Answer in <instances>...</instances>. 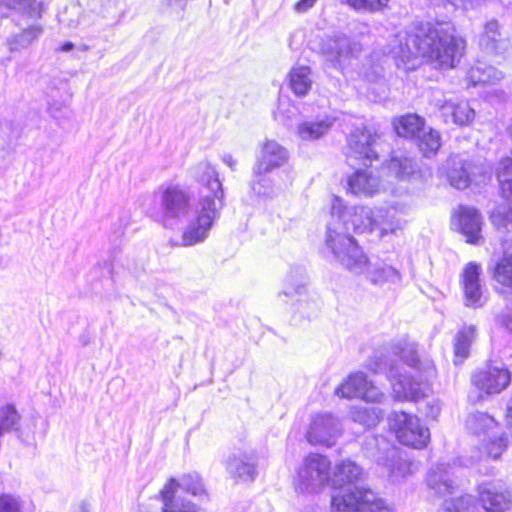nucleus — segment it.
<instances>
[{
  "mask_svg": "<svg viewBox=\"0 0 512 512\" xmlns=\"http://www.w3.org/2000/svg\"><path fill=\"white\" fill-rule=\"evenodd\" d=\"M192 173L201 184L196 206L192 204L189 191L178 185L161 187L157 193L164 226L174 228L187 224L182 235L183 246L204 241L225 205L218 172L209 162H200Z\"/></svg>",
  "mask_w": 512,
  "mask_h": 512,
  "instance_id": "nucleus-1",
  "label": "nucleus"
},
{
  "mask_svg": "<svg viewBox=\"0 0 512 512\" xmlns=\"http://www.w3.org/2000/svg\"><path fill=\"white\" fill-rule=\"evenodd\" d=\"M394 58L407 64L418 57L426 58L435 68L457 67L466 50V40L451 22H415L396 36Z\"/></svg>",
  "mask_w": 512,
  "mask_h": 512,
  "instance_id": "nucleus-2",
  "label": "nucleus"
},
{
  "mask_svg": "<svg viewBox=\"0 0 512 512\" xmlns=\"http://www.w3.org/2000/svg\"><path fill=\"white\" fill-rule=\"evenodd\" d=\"M391 352L399 360L378 357L370 363L375 373H386L397 401H417L430 391L429 381L435 376L434 363L429 358L420 359L417 345L407 339L393 343Z\"/></svg>",
  "mask_w": 512,
  "mask_h": 512,
  "instance_id": "nucleus-3",
  "label": "nucleus"
},
{
  "mask_svg": "<svg viewBox=\"0 0 512 512\" xmlns=\"http://www.w3.org/2000/svg\"><path fill=\"white\" fill-rule=\"evenodd\" d=\"M375 209L345 205L335 196L331 203V220L327 226L325 245L334 258L352 273L363 271L367 257L351 232L373 231Z\"/></svg>",
  "mask_w": 512,
  "mask_h": 512,
  "instance_id": "nucleus-4",
  "label": "nucleus"
},
{
  "mask_svg": "<svg viewBox=\"0 0 512 512\" xmlns=\"http://www.w3.org/2000/svg\"><path fill=\"white\" fill-rule=\"evenodd\" d=\"M364 473L362 468L351 460H343L334 467L331 487L334 494L332 507L338 512H390L385 500L372 490L359 486Z\"/></svg>",
  "mask_w": 512,
  "mask_h": 512,
  "instance_id": "nucleus-5",
  "label": "nucleus"
},
{
  "mask_svg": "<svg viewBox=\"0 0 512 512\" xmlns=\"http://www.w3.org/2000/svg\"><path fill=\"white\" fill-rule=\"evenodd\" d=\"M365 449L369 457L387 468L389 477L394 482L404 479L416 469L415 464L408 458L403 457L398 448L383 436H368Z\"/></svg>",
  "mask_w": 512,
  "mask_h": 512,
  "instance_id": "nucleus-6",
  "label": "nucleus"
},
{
  "mask_svg": "<svg viewBox=\"0 0 512 512\" xmlns=\"http://www.w3.org/2000/svg\"><path fill=\"white\" fill-rule=\"evenodd\" d=\"M389 425L398 441L405 446L422 449L430 441L429 429L415 415L394 411L389 416Z\"/></svg>",
  "mask_w": 512,
  "mask_h": 512,
  "instance_id": "nucleus-7",
  "label": "nucleus"
},
{
  "mask_svg": "<svg viewBox=\"0 0 512 512\" xmlns=\"http://www.w3.org/2000/svg\"><path fill=\"white\" fill-rule=\"evenodd\" d=\"M429 103L439 111L440 117L446 124L465 126L475 117V111L467 101L440 89L431 91Z\"/></svg>",
  "mask_w": 512,
  "mask_h": 512,
  "instance_id": "nucleus-8",
  "label": "nucleus"
},
{
  "mask_svg": "<svg viewBox=\"0 0 512 512\" xmlns=\"http://www.w3.org/2000/svg\"><path fill=\"white\" fill-rule=\"evenodd\" d=\"M378 134L367 127L355 128L347 138L346 158L351 166L360 162L367 166L378 158Z\"/></svg>",
  "mask_w": 512,
  "mask_h": 512,
  "instance_id": "nucleus-9",
  "label": "nucleus"
},
{
  "mask_svg": "<svg viewBox=\"0 0 512 512\" xmlns=\"http://www.w3.org/2000/svg\"><path fill=\"white\" fill-rule=\"evenodd\" d=\"M493 279L502 286L498 291L505 301V309L498 316L500 323L512 332V252L505 251L492 270Z\"/></svg>",
  "mask_w": 512,
  "mask_h": 512,
  "instance_id": "nucleus-10",
  "label": "nucleus"
},
{
  "mask_svg": "<svg viewBox=\"0 0 512 512\" xmlns=\"http://www.w3.org/2000/svg\"><path fill=\"white\" fill-rule=\"evenodd\" d=\"M361 50L357 40L341 32L326 38L322 44V53L334 68H342L350 59L358 57Z\"/></svg>",
  "mask_w": 512,
  "mask_h": 512,
  "instance_id": "nucleus-11",
  "label": "nucleus"
},
{
  "mask_svg": "<svg viewBox=\"0 0 512 512\" xmlns=\"http://www.w3.org/2000/svg\"><path fill=\"white\" fill-rule=\"evenodd\" d=\"M341 398H361L367 402H382L384 393L363 372L351 373L335 390Z\"/></svg>",
  "mask_w": 512,
  "mask_h": 512,
  "instance_id": "nucleus-12",
  "label": "nucleus"
},
{
  "mask_svg": "<svg viewBox=\"0 0 512 512\" xmlns=\"http://www.w3.org/2000/svg\"><path fill=\"white\" fill-rule=\"evenodd\" d=\"M330 461L320 454H309L298 472L301 485L306 491L316 490L326 483L331 484Z\"/></svg>",
  "mask_w": 512,
  "mask_h": 512,
  "instance_id": "nucleus-13",
  "label": "nucleus"
},
{
  "mask_svg": "<svg viewBox=\"0 0 512 512\" xmlns=\"http://www.w3.org/2000/svg\"><path fill=\"white\" fill-rule=\"evenodd\" d=\"M481 274L482 268L476 262H469L463 268L460 282L464 293V304L467 307L479 308L487 301Z\"/></svg>",
  "mask_w": 512,
  "mask_h": 512,
  "instance_id": "nucleus-14",
  "label": "nucleus"
},
{
  "mask_svg": "<svg viewBox=\"0 0 512 512\" xmlns=\"http://www.w3.org/2000/svg\"><path fill=\"white\" fill-rule=\"evenodd\" d=\"M473 385L486 394H498L511 382V373L503 365H487L475 371L471 377Z\"/></svg>",
  "mask_w": 512,
  "mask_h": 512,
  "instance_id": "nucleus-15",
  "label": "nucleus"
},
{
  "mask_svg": "<svg viewBox=\"0 0 512 512\" xmlns=\"http://www.w3.org/2000/svg\"><path fill=\"white\" fill-rule=\"evenodd\" d=\"M479 500L487 512H505L512 506V496L500 481L482 482L478 485Z\"/></svg>",
  "mask_w": 512,
  "mask_h": 512,
  "instance_id": "nucleus-16",
  "label": "nucleus"
},
{
  "mask_svg": "<svg viewBox=\"0 0 512 512\" xmlns=\"http://www.w3.org/2000/svg\"><path fill=\"white\" fill-rule=\"evenodd\" d=\"M478 173L480 177H485L482 168L468 162L460 155L450 157L447 162V178L451 186L457 189H465L473 181L482 182V179L477 180Z\"/></svg>",
  "mask_w": 512,
  "mask_h": 512,
  "instance_id": "nucleus-17",
  "label": "nucleus"
},
{
  "mask_svg": "<svg viewBox=\"0 0 512 512\" xmlns=\"http://www.w3.org/2000/svg\"><path fill=\"white\" fill-rule=\"evenodd\" d=\"M341 433L339 421L330 414L316 415L307 432V440L313 445L332 446Z\"/></svg>",
  "mask_w": 512,
  "mask_h": 512,
  "instance_id": "nucleus-18",
  "label": "nucleus"
},
{
  "mask_svg": "<svg viewBox=\"0 0 512 512\" xmlns=\"http://www.w3.org/2000/svg\"><path fill=\"white\" fill-rule=\"evenodd\" d=\"M258 458L253 450H239L226 460V470L237 481L252 482L257 476Z\"/></svg>",
  "mask_w": 512,
  "mask_h": 512,
  "instance_id": "nucleus-19",
  "label": "nucleus"
},
{
  "mask_svg": "<svg viewBox=\"0 0 512 512\" xmlns=\"http://www.w3.org/2000/svg\"><path fill=\"white\" fill-rule=\"evenodd\" d=\"M383 188L380 177L369 169H357L347 178V190L359 197H372Z\"/></svg>",
  "mask_w": 512,
  "mask_h": 512,
  "instance_id": "nucleus-20",
  "label": "nucleus"
},
{
  "mask_svg": "<svg viewBox=\"0 0 512 512\" xmlns=\"http://www.w3.org/2000/svg\"><path fill=\"white\" fill-rule=\"evenodd\" d=\"M287 160L288 152L283 146L275 140H266L257 155L254 168L259 174L261 172H272L281 167Z\"/></svg>",
  "mask_w": 512,
  "mask_h": 512,
  "instance_id": "nucleus-21",
  "label": "nucleus"
},
{
  "mask_svg": "<svg viewBox=\"0 0 512 512\" xmlns=\"http://www.w3.org/2000/svg\"><path fill=\"white\" fill-rule=\"evenodd\" d=\"M454 474L453 467L449 464L437 463L427 474V486L440 496L453 494L457 489Z\"/></svg>",
  "mask_w": 512,
  "mask_h": 512,
  "instance_id": "nucleus-22",
  "label": "nucleus"
},
{
  "mask_svg": "<svg viewBox=\"0 0 512 512\" xmlns=\"http://www.w3.org/2000/svg\"><path fill=\"white\" fill-rule=\"evenodd\" d=\"M162 512H197L198 507L177 493L176 479L170 478L160 491Z\"/></svg>",
  "mask_w": 512,
  "mask_h": 512,
  "instance_id": "nucleus-23",
  "label": "nucleus"
},
{
  "mask_svg": "<svg viewBox=\"0 0 512 512\" xmlns=\"http://www.w3.org/2000/svg\"><path fill=\"white\" fill-rule=\"evenodd\" d=\"M279 296H284L288 299L297 297L296 301L299 302V312L307 317H311L316 313V303H310L306 297V282L303 275H301L299 280H296L292 275L289 276Z\"/></svg>",
  "mask_w": 512,
  "mask_h": 512,
  "instance_id": "nucleus-24",
  "label": "nucleus"
},
{
  "mask_svg": "<svg viewBox=\"0 0 512 512\" xmlns=\"http://www.w3.org/2000/svg\"><path fill=\"white\" fill-rule=\"evenodd\" d=\"M358 274H364L374 285H395L401 282V275L397 269L384 262L372 263L367 259L366 267Z\"/></svg>",
  "mask_w": 512,
  "mask_h": 512,
  "instance_id": "nucleus-25",
  "label": "nucleus"
},
{
  "mask_svg": "<svg viewBox=\"0 0 512 512\" xmlns=\"http://www.w3.org/2000/svg\"><path fill=\"white\" fill-rule=\"evenodd\" d=\"M482 222V216L475 208L460 207L458 213V226L462 234L466 236L468 243H479L482 238Z\"/></svg>",
  "mask_w": 512,
  "mask_h": 512,
  "instance_id": "nucleus-26",
  "label": "nucleus"
},
{
  "mask_svg": "<svg viewBox=\"0 0 512 512\" xmlns=\"http://www.w3.org/2000/svg\"><path fill=\"white\" fill-rule=\"evenodd\" d=\"M335 118L322 115L315 120H306L298 124L297 135L301 140L314 141L325 136L332 128Z\"/></svg>",
  "mask_w": 512,
  "mask_h": 512,
  "instance_id": "nucleus-27",
  "label": "nucleus"
},
{
  "mask_svg": "<svg viewBox=\"0 0 512 512\" xmlns=\"http://www.w3.org/2000/svg\"><path fill=\"white\" fill-rule=\"evenodd\" d=\"M404 224L405 221L399 217L394 207L375 208L373 230H379L381 236L396 233Z\"/></svg>",
  "mask_w": 512,
  "mask_h": 512,
  "instance_id": "nucleus-28",
  "label": "nucleus"
},
{
  "mask_svg": "<svg viewBox=\"0 0 512 512\" xmlns=\"http://www.w3.org/2000/svg\"><path fill=\"white\" fill-rule=\"evenodd\" d=\"M383 169L387 171L388 176L405 180L415 173L417 163L414 158L404 153H397L391 157Z\"/></svg>",
  "mask_w": 512,
  "mask_h": 512,
  "instance_id": "nucleus-29",
  "label": "nucleus"
},
{
  "mask_svg": "<svg viewBox=\"0 0 512 512\" xmlns=\"http://www.w3.org/2000/svg\"><path fill=\"white\" fill-rule=\"evenodd\" d=\"M504 74L497 68L484 62H477L472 66L467 74L470 84L476 86L478 84H495L502 80Z\"/></svg>",
  "mask_w": 512,
  "mask_h": 512,
  "instance_id": "nucleus-30",
  "label": "nucleus"
},
{
  "mask_svg": "<svg viewBox=\"0 0 512 512\" xmlns=\"http://www.w3.org/2000/svg\"><path fill=\"white\" fill-rule=\"evenodd\" d=\"M22 416L14 404L0 406V435L5 433H16L19 439L22 438L21 431Z\"/></svg>",
  "mask_w": 512,
  "mask_h": 512,
  "instance_id": "nucleus-31",
  "label": "nucleus"
},
{
  "mask_svg": "<svg viewBox=\"0 0 512 512\" xmlns=\"http://www.w3.org/2000/svg\"><path fill=\"white\" fill-rule=\"evenodd\" d=\"M480 45L491 53H500L505 50L507 43L502 39L500 25L497 20H490L484 27V32L480 37Z\"/></svg>",
  "mask_w": 512,
  "mask_h": 512,
  "instance_id": "nucleus-32",
  "label": "nucleus"
},
{
  "mask_svg": "<svg viewBox=\"0 0 512 512\" xmlns=\"http://www.w3.org/2000/svg\"><path fill=\"white\" fill-rule=\"evenodd\" d=\"M289 87L299 97L307 95L312 87L311 70L307 66L293 67L288 74Z\"/></svg>",
  "mask_w": 512,
  "mask_h": 512,
  "instance_id": "nucleus-33",
  "label": "nucleus"
},
{
  "mask_svg": "<svg viewBox=\"0 0 512 512\" xmlns=\"http://www.w3.org/2000/svg\"><path fill=\"white\" fill-rule=\"evenodd\" d=\"M393 125L399 136L417 138L425 127V120L417 114H407L396 119Z\"/></svg>",
  "mask_w": 512,
  "mask_h": 512,
  "instance_id": "nucleus-34",
  "label": "nucleus"
},
{
  "mask_svg": "<svg viewBox=\"0 0 512 512\" xmlns=\"http://www.w3.org/2000/svg\"><path fill=\"white\" fill-rule=\"evenodd\" d=\"M476 336V328L473 325L465 326L455 336L454 363H462L469 355V349Z\"/></svg>",
  "mask_w": 512,
  "mask_h": 512,
  "instance_id": "nucleus-35",
  "label": "nucleus"
},
{
  "mask_svg": "<svg viewBox=\"0 0 512 512\" xmlns=\"http://www.w3.org/2000/svg\"><path fill=\"white\" fill-rule=\"evenodd\" d=\"M467 429L478 436L489 435L497 427L494 418L484 412L471 413L466 419Z\"/></svg>",
  "mask_w": 512,
  "mask_h": 512,
  "instance_id": "nucleus-36",
  "label": "nucleus"
},
{
  "mask_svg": "<svg viewBox=\"0 0 512 512\" xmlns=\"http://www.w3.org/2000/svg\"><path fill=\"white\" fill-rule=\"evenodd\" d=\"M417 144L425 157L435 155L441 147V136L437 130L423 128L417 137Z\"/></svg>",
  "mask_w": 512,
  "mask_h": 512,
  "instance_id": "nucleus-37",
  "label": "nucleus"
},
{
  "mask_svg": "<svg viewBox=\"0 0 512 512\" xmlns=\"http://www.w3.org/2000/svg\"><path fill=\"white\" fill-rule=\"evenodd\" d=\"M43 32V28L40 24L31 25L22 32L14 34L8 38L10 49L18 50L29 46L34 40H36Z\"/></svg>",
  "mask_w": 512,
  "mask_h": 512,
  "instance_id": "nucleus-38",
  "label": "nucleus"
},
{
  "mask_svg": "<svg viewBox=\"0 0 512 512\" xmlns=\"http://www.w3.org/2000/svg\"><path fill=\"white\" fill-rule=\"evenodd\" d=\"M177 493H190L194 496L204 493L201 477L196 473L186 474L178 481L176 479Z\"/></svg>",
  "mask_w": 512,
  "mask_h": 512,
  "instance_id": "nucleus-39",
  "label": "nucleus"
},
{
  "mask_svg": "<svg viewBox=\"0 0 512 512\" xmlns=\"http://www.w3.org/2000/svg\"><path fill=\"white\" fill-rule=\"evenodd\" d=\"M477 505L471 495L445 500L441 512H476Z\"/></svg>",
  "mask_w": 512,
  "mask_h": 512,
  "instance_id": "nucleus-40",
  "label": "nucleus"
},
{
  "mask_svg": "<svg viewBox=\"0 0 512 512\" xmlns=\"http://www.w3.org/2000/svg\"><path fill=\"white\" fill-rule=\"evenodd\" d=\"M508 438L504 433L496 435H489L488 438L483 439V449L489 457L497 459L506 449Z\"/></svg>",
  "mask_w": 512,
  "mask_h": 512,
  "instance_id": "nucleus-41",
  "label": "nucleus"
},
{
  "mask_svg": "<svg viewBox=\"0 0 512 512\" xmlns=\"http://www.w3.org/2000/svg\"><path fill=\"white\" fill-rule=\"evenodd\" d=\"M269 173L270 172H261L259 174L253 167V181L251 187L255 194L265 197H269L274 194V184L268 176Z\"/></svg>",
  "mask_w": 512,
  "mask_h": 512,
  "instance_id": "nucleus-42",
  "label": "nucleus"
},
{
  "mask_svg": "<svg viewBox=\"0 0 512 512\" xmlns=\"http://www.w3.org/2000/svg\"><path fill=\"white\" fill-rule=\"evenodd\" d=\"M490 219L498 230L512 231V207H497L491 213Z\"/></svg>",
  "mask_w": 512,
  "mask_h": 512,
  "instance_id": "nucleus-43",
  "label": "nucleus"
},
{
  "mask_svg": "<svg viewBox=\"0 0 512 512\" xmlns=\"http://www.w3.org/2000/svg\"><path fill=\"white\" fill-rule=\"evenodd\" d=\"M11 10H16L31 18H40L42 14V4L37 0H9Z\"/></svg>",
  "mask_w": 512,
  "mask_h": 512,
  "instance_id": "nucleus-44",
  "label": "nucleus"
},
{
  "mask_svg": "<svg viewBox=\"0 0 512 512\" xmlns=\"http://www.w3.org/2000/svg\"><path fill=\"white\" fill-rule=\"evenodd\" d=\"M357 11L378 12L388 6L389 0H346Z\"/></svg>",
  "mask_w": 512,
  "mask_h": 512,
  "instance_id": "nucleus-45",
  "label": "nucleus"
},
{
  "mask_svg": "<svg viewBox=\"0 0 512 512\" xmlns=\"http://www.w3.org/2000/svg\"><path fill=\"white\" fill-rule=\"evenodd\" d=\"M379 418V412L376 411V409H360L353 415V419L356 422L368 427L375 425L379 421Z\"/></svg>",
  "mask_w": 512,
  "mask_h": 512,
  "instance_id": "nucleus-46",
  "label": "nucleus"
},
{
  "mask_svg": "<svg viewBox=\"0 0 512 512\" xmlns=\"http://www.w3.org/2000/svg\"><path fill=\"white\" fill-rule=\"evenodd\" d=\"M0 512H22L20 498L11 494H2Z\"/></svg>",
  "mask_w": 512,
  "mask_h": 512,
  "instance_id": "nucleus-47",
  "label": "nucleus"
},
{
  "mask_svg": "<svg viewBox=\"0 0 512 512\" xmlns=\"http://www.w3.org/2000/svg\"><path fill=\"white\" fill-rule=\"evenodd\" d=\"M291 108L294 109L289 102L280 101L277 110L275 111V119L281 121L283 124H287V121L291 119L290 114H294Z\"/></svg>",
  "mask_w": 512,
  "mask_h": 512,
  "instance_id": "nucleus-48",
  "label": "nucleus"
},
{
  "mask_svg": "<svg viewBox=\"0 0 512 512\" xmlns=\"http://www.w3.org/2000/svg\"><path fill=\"white\" fill-rule=\"evenodd\" d=\"M500 185V191L503 198L512 202V178L511 180L504 181Z\"/></svg>",
  "mask_w": 512,
  "mask_h": 512,
  "instance_id": "nucleus-49",
  "label": "nucleus"
},
{
  "mask_svg": "<svg viewBox=\"0 0 512 512\" xmlns=\"http://www.w3.org/2000/svg\"><path fill=\"white\" fill-rule=\"evenodd\" d=\"M316 1L317 0H299L295 4V10L300 13L306 12L307 10H309L310 8H312L314 6Z\"/></svg>",
  "mask_w": 512,
  "mask_h": 512,
  "instance_id": "nucleus-50",
  "label": "nucleus"
},
{
  "mask_svg": "<svg viewBox=\"0 0 512 512\" xmlns=\"http://www.w3.org/2000/svg\"><path fill=\"white\" fill-rule=\"evenodd\" d=\"M11 2L9 0H0V18L7 17L11 11Z\"/></svg>",
  "mask_w": 512,
  "mask_h": 512,
  "instance_id": "nucleus-51",
  "label": "nucleus"
},
{
  "mask_svg": "<svg viewBox=\"0 0 512 512\" xmlns=\"http://www.w3.org/2000/svg\"><path fill=\"white\" fill-rule=\"evenodd\" d=\"M90 507L89 501L82 500L74 507L73 512H90Z\"/></svg>",
  "mask_w": 512,
  "mask_h": 512,
  "instance_id": "nucleus-52",
  "label": "nucleus"
},
{
  "mask_svg": "<svg viewBox=\"0 0 512 512\" xmlns=\"http://www.w3.org/2000/svg\"><path fill=\"white\" fill-rule=\"evenodd\" d=\"M222 161L229 166L232 170H235L237 161L230 154H224L222 156Z\"/></svg>",
  "mask_w": 512,
  "mask_h": 512,
  "instance_id": "nucleus-53",
  "label": "nucleus"
},
{
  "mask_svg": "<svg viewBox=\"0 0 512 512\" xmlns=\"http://www.w3.org/2000/svg\"><path fill=\"white\" fill-rule=\"evenodd\" d=\"M74 44L72 42H66L61 46V51L69 52L73 49Z\"/></svg>",
  "mask_w": 512,
  "mask_h": 512,
  "instance_id": "nucleus-54",
  "label": "nucleus"
},
{
  "mask_svg": "<svg viewBox=\"0 0 512 512\" xmlns=\"http://www.w3.org/2000/svg\"><path fill=\"white\" fill-rule=\"evenodd\" d=\"M440 412V406L438 404H433L431 406V415L432 417H436Z\"/></svg>",
  "mask_w": 512,
  "mask_h": 512,
  "instance_id": "nucleus-55",
  "label": "nucleus"
},
{
  "mask_svg": "<svg viewBox=\"0 0 512 512\" xmlns=\"http://www.w3.org/2000/svg\"><path fill=\"white\" fill-rule=\"evenodd\" d=\"M507 417L512 419V397L507 405Z\"/></svg>",
  "mask_w": 512,
  "mask_h": 512,
  "instance_id": "nucleus-56",
  "label": "nucleus"
}]
</instances>
